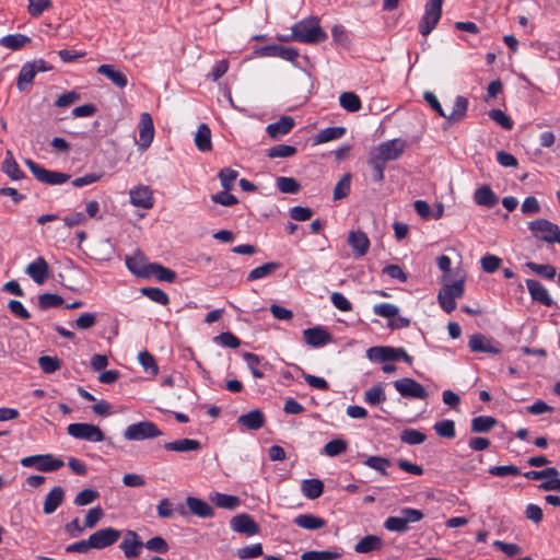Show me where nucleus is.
Returning <instances> with one entry per match:
<instances>
[{"instance_id":"b1692460","label":"nucleus","mask_w":560,"mask_h":560,"mask_svg":"<svg viewBox=\"0 0 560 560\" xmlns=\"http://www.w3.org/2000/svg\"><path fill=\"white\" fill-rule=\"evenodd\" d=\"M69 178L70 175L67 173L47 170L37 165V182H42L47 185H61L68 182Z\"/></svg>"},{"instance_id":"aec40b11","label":"nucleus","mask_w":560,"mask_h":560,"mask_svg":"<svg viewBox=\"0 0 560 560\" xmlns=\"http://www.w3.org/2000/svg\"><path fill=\"white\" fill-rule=\"evenodd\" d=\"M237 423L250 431L261 429L266 423L265 413L260 409H253L237 418Z\"/></svg>"},{"instance_id":"20e7f679","label":"nucleus","mask_w":560,"mask_h":560,"mask_svg":"<svg viewBox=\"0 0 560 560\" xmlns=\"http://www.w3.org/2000/svg\"><path fill=\"white\" fill-rule=\"evenodd\" d=\"M534 237L548 244L557 243L560 245V229L557 224L546 219H538L528 224Z\"/></svg>"},{"instance_id":"49530a36","label":"nucleus","mask_w":560,"mask_h":560,"mask_svg":"<svg viewBox=\"0 0 560 560\" xmlns=\"http://www.w3.org/2000/svg\"><path fill=\"white\" fill-rule=\"evenodd\" d=\"M280 268V264L276 261L266 262L259 267L254 268L247 275V281H255L271 275L275 270Z\"/></svg>"},{"instance_id":"2f4dec72","label":"nucleus","mask_w":560,"mask_h":560,"mask_svg":"<svg viewBox=\"0 0 560 560\" xmlns=\"http://www.w3.org/2000/svg\"><path fill=\"white\" fill-rule=\"evenodd\" d=\"M293 523L302 528L316 530L326 526V521L313 514H299L294 517Z\"/></svg>"},{"instance_id":"0e129e2a","label":"nucleus","mask_w":560,"mask_h":560,"mask_svg":"<svg viewBox=\"0 0 560 560\" xmlns=\"http://www.w3.org/2000/svg\"><path fill=\"white\" fill-rule=\"evenodd\" d=\"M143 547H145L149 551L156 553H166L170 549L167 541L162 536H154L143 542Z\"/></svg>"},{"instance_id":"052dcab7","label":"nucleus","mask_w":560,"mask_h":560,"mask_svg":"<svg viewBox=\"0 0 560 560\" xmlns=\"http://www.w3.org/2000/svg\"><path fill=\"white\" fill-rule=\"evenodd\" d=\"M142 294L148 296L151 301L160 304V305H167L168 302H170V299H168V295L161 289L159 288H152V287H148V288H143L141 290Z\"/></svg>"},{"instance_id":"603ef678","label":"nucleus","mask_w":560,"mask_h":560,"mask_svg":"<svg viewBox=\"0 0 560 560\" xmlns=\"http://www.w3.org/2000/svg\"><path fill=\"white\" fill-rule=\"evenodd\" d=\"M42 371L46 374H52L61 368L62 361L57 355H42L37 359Z\"/></svg>"},{"instance_id":"680f3d73","label":"nucleus","mask_w":560,"mask_h":560,"mask_svg":"<svg viewBox=\"0 0 560 560\" xmlns=\"http://www.w3.org/2000/svg\"><path fill=\"white\" fill-rule=\"evenodd\" d=\"M341 557L340 552L337 551H305L302 553V560H335Z\"/></svg>"},{"instance_id":"c03bdc74","label":"nucleus","mask_w":560,"mask_h":560,"mask_svg":"<svg viewBox=\"0 0 560 560\" xmlns=\"http://www.w3.org/2000/svg\"><path fill=\"white\" fill-rule=\"evenodd\" d=\"M347 448L348 442L338 438L327 442L320 453L329 457H336L343 454Z\"/></svg>"},{"instance_id":"79ce46f5","label":"nucleus","mask_w":560,"mask_h":560,"mask_svg":"<svg viewBox=\"0 0 560 560\" xmlns=\"http://www.w3.org/2000/svg\"><path fill=\"white\" fill-rule=\"evenodd\" d=\"M339 105L349 113H357L362 108L361 98L354 92L341 93Z\"/></svg>"},{"instance_id":"4be33fe9","label":"nucleus","mask_w":560,"mask_h":560,"mask_svg":"<svg viewBox=\"0 0 560 560\" xmlns=\"http://www.w3.org/2000/svg\"><path fill=\"white\" fill-rule=\"evenodd\" d=\"M348 244L352 247L355 257H362L369 250L370 240L362 231H351L348 236Z\"/></svg>"},{"instance_id":"13d9d810","label":"nucleus","mask_w":560,"mask_h":560,"mask_svg":"<svg viewBox=\"0 0 560 560\" xmlns=\"http://www.w3.org/2000/svg\"><path fill=\"white\" fill-rule=\"evenodd\" d=\"M138 360L147 373H149L153 376L159 373V366L155 362L154 357L150 352H148L145 350L139 352Z\"/></svg>"},{"instance_id":"72a5a7b5","label":"nucleus","mask_w":560,"mask_h":560,"mask_svg":"<svg viewBox=\"0 0 560 560\" xmlns=\"http://www.w3.org/2000/svg\"><path fill=\"white\" fill-rule=\"evenodd\" d=\"M195 144L201 152H208L212 149L211 130L207 124H200L195 135Z\"/></svg>"},{"instance_id":"39448f33","label":"nucleus","mask_w":560,"mask_h":560,"mask_svg":"<svg viewBox=\"0 0 560 560\" xmlns=\"http://www.w3.org/2000/svg\"><path fill=\"white\" fill-rule=\"evenodd\" d=\"M442 0H428L424 5V13L419 22V32L428 36L439 23L442 15Z\"/></svg>"},{"instance_id":"423d86ee","label":"nucleus","mask_w":560,"mask_h":560,"mask_svg":"<svg viewBox=\"0 0 560 560\" xmlns=\"http://www.w3.org/2000/svg\"><path fill=\"white\" fill-rule=\"evenodd\" d=\"M67 433L78 440L88 442H102L105 440L103 431L93 423L74 422L67 427Z\"/></svg>"},{"instance_id":"c756f323","label":"nucleus","mask_w":560,"mask_h":560,"mask_svg":"<svg viewBox=\"0 0 560 560\" xmlns=\"http://www.w3.org/2000/svg\"><path fill=\"white\" fill-rule=\"evenodd\" d=\"M474 200L478 206L492 208L498 203V196L492 191L490 186L483 185L476 189Z\"/></svg>"},{"instance_id":"473e14b6","label":"nucleus","mask_w":560,"mask_h":560,"mask_svg":"<svg viewBox=\"0 0 560 560\" xmlns=\"http://www.w3.org/2000/svg\"><path fill=\"white\" fill-rule=\"evenodd\" d=\"M35 79V60L28 61L20 70L18 75L16 86L19 91L23 92L27 90V86Z\"/></svg>"},{"instance_id":"4d7b16f0","label":"nucleus","mask_w":560,"mask_h":560,"mask_svg":"<svg viewBox=\"0 0 560 560\" xmlns=\"http://www.w3.org/2000/svg\"><path fill=\"white\" fill-rule=\"evenodd\" d=\"M298 152L296 147L290 144H277L267 150V156L270 159L276 158H290Z\"/></svg>"},{"instance_id":"a19ab883","label":"nucleus","mask_w":560,"mask_h":560,"mask_svg":"<svg viewBox=\"0 0 560 560\" xmlns=\"http://www.w3.org/2000/svg\"><path fill=\"white\" fill-rule=\"evenodd\" d=\"M345 127H328L322 129L314 139V144H322L331 140L340 139L345 136Z\"/></svg>"},{"instance_id":"a878e982","label":"nucleus","mask_w":560,"mask_h":560,"mask_svg":"<svg viewBox=\"0 0 560 560\" xmlns=\"http://www.w3.org/2000/svg\"><path fill=\"white\" fill-rule=\"evenodd\" d=\"M242 357L244 361L247 363V366L255 378L265 377V371L261 368H266L268 365V362L262 357H259L252 352H244Z\"/></svg>"},{"instance_id":"c9c22d12","label":"nucleus","mask_w":560,"mask_h":560,"mask_svg":"<svg viewBox=\"0 0 560 560\" xmlns=\"http://www.w3.org/2000/svg\"><path fill=\"white\" fill-rule=\"evenodd\" d=\"M63 460L55 457L52 454H37V471H56L63 467Z\"/></svg>"},{"instance_id":"6ab92c4d","label":"nucleus","mask_w":560,"mask_h":560,"mask_svg":"<svg viewBox=\"0 0 560 560\" xmlns=\"http://www.w3.org/2000/svg\"><path fill=\"white\" fill-rule=\"evenodd\" d=\"M125 262L128 270L135 276L143 279L150 278V268H148L150 262H147L144 256L140 252L135 256H126Z\"/></svg>"},{"instance_id":"58836bf2","label":"nucleus","mask_w":560,"mask_h":560,"mask_svg":"<svg viewBox=\"0 0 560 560\" xmlns=\"http://www.w3.org/2000/svg\"><path fill=\"white\" fill-rule=\"evenodd\" d=\"M1 168L13 180L21 179L24 176L11 151H7Z\"/></svg>"},{"instance_id":"4468645a","label":"nucleus","mask_w":560,"mask_h":560,"mask_svg":"<svg viewBox=\"0 0 560 560\" xmlns=\"http://www.w3.org/2000/svg\"><path fill=\"white\" fill-rule=\"evenodd\" d=\"M405 150V142L401 139H393L381 143L372 152L384 161L397 160Z\"/></svg>"},{"instance_id":"f257e3e1","label":"nucleus","mask_w":560,"mask_h":560,"mask_svg":"<svg viewBox=\"0 0 560 560\" xmlns=\"http://www.w3.org/2000/svg\"><path fill=\"white\" fill-rule=\"evenodd\" d=\"M291 38L304 44H318L327 39V34L320 27L318 19L312 16L291 27Z\"/></svg>"},{"instance_id":"e2e57ef3","label":"nucleus","mask_w":560,"mask_h":560,"mask_svg":"<svg viewBox=\"0 0 560 560\" xmlns=\"http://www.w3.org/2000/svg\"><path fill=\"white\" fill-rule=\"evenodd\" d=\"M488 116L505 130H512L514 127L513 120L501 109H491Z\"/></svg>"},{"instance_id":"864d4df0","label":"nucleus","mask_w":560,"mask_h":560,"mask_svg":"<svg viewBox=\"0 0 560 560\" xmlns=\"http://www.w3.org/2000/svg\"><path fill=\"white\" fill-rule=\"evenodd\" d=\"M400 441L408 445H419L427 440V435L417 429H405L400 432Z\"/></svg>"},{"instance_id":"393cba45","label":"nucleus","mask_w":560,"mask_h":560,"mask_svg":"<svg viewBox=\"0 0 560 560\" xmlns=\"http://www.w3.org/2000/svg\"><path fill=\"white\" fill-rule=\"evenodd\" d=\"M186 504L194 515L199 516L201 518H209L214 515V510L212 509V506L208 502L199 498L187 497Z\"/></svg>"},{"instance_id":"3c124183","label":"nucleus","mask_w":560,"mask_h":560,"mask_svg":"<svg viewBox=\"0 0 560 560\" xmlns=\"http://www.w3.org/2000/svg\"><path fill=\"white\" fill-rule=\"evenodd\" d=\"M526 267L536 275L548 280H552L557 276V269L549 264H537L534 261H527Z\"/></svg>"},{"instance_id":"1a4fd4ad","label":"nucleus","mask_w":560,"mask_h":560,"mask_svg":"<svg viewBox=\"0 0 560 560\" xmlns=\"http://www.w3.org/2000/svg\"><path fill=\"white\" fill-rule=\"evenodd\" d=\"M468 346L472 352L491 354H500L502 352V345L499 341L479 332L470 336Z\"/></svg>"},{"instance_id":"6e6d98bb","label":"nucleus","mask_w":560,"mask_h":560,"mask_svg":"<svg viewBox=\"0 0 560 560\" xmlns=\"http://www.w3.org/2000/svg\"><path fill=\"white\" fill-rule=\"evenodd\" d=\"M277 188L283 194H298L301 189L300 183L293 177L279 176L277 178Z\"/></svg>"},{"instance_id":"bf43d9fd","label":"nucleus","mask_w":560,"mask_h":560,"mask_svg":"<svg viewBox=\"0 0 560 560\" xmlns=\"http://www.w3.org/2000/svg\"><path fill=\"white\" fill-rule=\"evenodd\" d=\"M351 174H345L334 188V199L340 200L350 194Z\"/></svg>"},{"instance_id":"37998d69","label":"nucleus","mask_w":560,"mask_h":560,"mask_svg":"<svg viewBox=\"0 0 560 560\" xmlns=\"http://www.w3.org/2000/svg\"><path fill=\"white\" fill-rule=\"evenodd\" d=\"M31 42L32 39L23 34H9L0 38V46L11 50H18Z\"/></svg>"},{"instance_id":"f8f14e48","label":"nucleus","mask_w":560,"mask_h":560,"mask_svg":"<svg viewBox=\"0 0 560 560\" xmlns=\"http://www.w3.org/2000/svg\"><path fill=\"white\" fill-rule=\"evenodd\" d=\"M143 548V541L135 530H127L119 549L124 552L126 559H136L140 556Z\"/></svg>"},{"instance_id":"7c9ffc66","label":"nucleus","mask_w":560,"mask_h":560,"mask_svg":"<svg viewBox=\"0 0 560 560\" xmlns=\"http://www.w3.org/2000/svg\"><path fill=\"white\" fill-rule=\"evenodd\" d=\"M303 495L310 500L319 498L324 492V482L320 479H304L301 485Z\"/></svg>"},{"instance_id":"a211bd4d","label":"nucleus","mask_w":560,"mask_h":560,"mask_svg":"<svg viewBox=\"0 0 560 560\" xmlns=\"http://www.w3.org/2000/svg\"><path fill=\"white\" fill-rule=\"evenodd\" d=\"M130 202L132 206L151 209L153 207V191L149 186L140 185L130 189Z\"/></svg>"},{"instance_id":"ea45409f","label":"nucleus","mask_w":560,"mask_h":560,"mask_svg":"<svg viewBox=\"0 0 560 560\" xmlns=\"http://www.w3.org/2000/svg\"><path fill=\"white\" fill-rule=\"evenodd\" d=\"M497 422L492 416H478L471 420L470 430L474 433H486L491 431Z\"/></svg>"},{"instance_id":"774afa93","label":"nucleus","mask_w":560,"mask_h":560,"mask_svg":"<svg viewBox=\"0 0 560 560\" xmlns=\"http://www.w3.org/2000/svg\"><path fill=\"white\" fill-rule=\"evenodd\" d=\"M502 259L499 256L487 254L480 259L481 268L487 273H493L501 266Z\"/></svg>"},{"instance_id":"e433bc0d","label":"nucleus","mask_w":560,"mask_h":560,"mask_svg":"<svg viewBox=\"0 0 560 560\" xmlns=\"http://www.w3.org/2000/svg\"><path fill=\"white\" fill-rule=\"evenodd\" d=\"M383 540L375 535H368L363 537L355 546L354 550L359 553H369L372 551L381 550Z\"/></svg>"},{"instance_id":"f3484780","label":"nucleus","mask_w":560,"mask_h":560,"mask_svg":"<svg viewBox=\"0 0 560 560\" xmlns=\"http://www.w3.org/2000/svg\"><path fill=\"white\" fill-rule=\"evenodd\" d=\"M305 342L313 348H320L331 341V334L322 326L307 328L303 331Z\"/></svg>"},{"instance_id":"de8ad7c7","label":"nucleus","mask_w":560,"mask_h":560,"mask_svg":"<svg viewBox=\"0 0 560 560\" xmlns=\"http://www.w3.org/2000/svg\"><path fill=\"white\" fill-rule=\"evenodd\" d=\"M364 400L370 406H377L386 400V395L382 384H376L364 393Z\"/></svg>"},{"instance_id":"5701e85b","label":"nucleus","mask_w":560,"mask_h":560,"mask_svg":"<svg viewBox=\"0 0 560 560\" xmlns=\"http://www.w3.org/2000/svg\"><path fill=\"white\" fill-rule=\"evenodd\" d=\"M97 73L106 77L114 85L119 89H124L128 85L127 75L122 71L116 69L113 65H101L97 68Z\"/></svg>"},{"instance_id":"0eeeda50","label":"nucleus","mask_w":560,"mask_h":560,"mask_svg":"<svg viewBox=\"0 0 560 560\" xmlns=\"http://www.w3.org/2000/svg\"><path fill=\"white\" fill-rule=\"evenodd\" d=\"M162 435V431L152 421H140L132 423L124 431L127 441H142Z\"/></svg>"},{"instance_id":"4c0bfd02","label":"nucleus","mask_w":560,"mask_h":560,"mask_svg":"<svg viewBox=\"0 0 560 560\" xmlns=\"http://www.w3.org/2000/svg\"><path fill=\"white\" fill-rule=\"evenodd\" d=\"M148 268H150V277L154 276L159 281L173 283L175 282L177 275L175 271H173L170 268H166L158 262H152L148 265Z\"/></svg>"},{"instance_id":"8fccbe9b","label":"nucleus","mask_w":560,"mask_h":560,"mask_svg":"<svg viewBox=\"0 0 560 560\" xmlns=\"http://www.w3.org/2000/svg\"><path fill=\"white\" fill-rule=\"evenodd\" d=\"M433 430L440 438L454 439L456 436L455 422L451 419L435 422Z\"/></svg>"},{"instance_id":"a18cd8bd","label":"nucleus","mask_w":560,"mask_h":560,"mask_svg":"<svg viewBox=\"0 0 560 560\" xmlns=\"http://www.w3.org/2000/svg\"><path fill=\"white\" fill-rule=\"evenodd\" d=\"M363 464L371 469L376 470L382 476H388V467L392 466L390 459L382 456H369L363 460Z\"/></svg>"},{"instance_id":"ddd939ff","label":"nucleus","mask_w":560,"mask_h":560,"mask_svg":"<svg viewBox=\"0 0 560 560\" xmlns=\"http://www.w3.org/2000/svg\"><path fill=\"white\" fill-rule=\"evenodd\" d=\"M139 130V149L145 151L152 143L154 138L153 119L149 113H142L138 125Z\"/></svg>"},{"instance_id":"338daca9","label":"nucleus","mask_w":560,"mask_h":560,"mask_svg":"<svg viewBox=\"0 0 560 560\" xmlns=\"http://www.w3.org/2000/svg\"><path fill=\"white\" fill-rule=\"evenodd\" d=\"M218 176L220 178L221 186L225 190H230L232 189L234 182L238 176V172L231 167H224L219 172Z\"/></svg>"},{"instance_id":"dca6fc26","label":"nucleus","mask_w":560,"mask_h":560,"mask_svg":"<svg viewBox=\"0 0 560 560\" xmlns=\"http://www.w3.org/2000/svg\"><path fill=\"white\" fill-rule=\"evenodd\" d=\"M526 287L534 302H537L548 307L553 306L556 304L546 287L541 284L538 280L527 279Z\"/></svg>"},{"instance_id":"9d476101","label":"nucleus","mask_w":560,"mask_h":560,"mask_svg":"<svg viewBox=\"0 0 560 560\" xmlns=\"http://www.w3.org/2000/svg\"><path fill=\"white\" fill-rule=\"evenodd\" d=\"M121 532L114 527L98 529L90 535V545L92 549H104L118 541Z\"/></svg>"},{"instance_id":"9b49d317","label":"nucleus","mask_w":560,"mask_h":560,"mask_svg":"<svg viewBox=\"0 0 560 560\" xmlns=\"http://www.w3.org/2000/svg\"><path fill=\"white\" fill-rule=\"evenodd\" d=\"M401 349L402 347L375 346L366 350V357L373 362H396L399 361Z\"/></svg>"},{"instance_id":"2eb2a0df","label":"nucleus","mask_w":560,"mask_h":560,"mask_svg":"<svg viewBox=\"0 0 560 560\" xmlns=\"http://www.w3.org/2000/svg\"><path fill=\"white\" fill-rule=\"evenodd\" d=\"M230 526L234 532L247 536H254L259 533V525L246 513L232 517Z\"/></svg>"},{"instance_id":"bb28decb","label":"nucleus","mask_w":560,"mask_h":560,"mask_svg":"<svg viewBox=\"0 0 560 560\" xmlns=\"http://www.w3.org/2000/svg\"><path fill=\"white\" fill-rule=\"evenodd\" d=\"M65 498V490L60 486L54 487L49 493L46 495L44 501V513L51 514L54 513L62 503Z\"/></svg>"},{"instance_id":"5fc2aeb1","label":"nucleus","mask_w":560,"mask_h":560,"mask_svg":"<svg viewBox=\"0 0 560 560\" xmlns=\"http://www.w3.org/2000/svg\"><path fill=\"white\" fill-rule=\"evenodd\" d=\"M63 304L61 295L56 293H44L37 298V305L40 310H48L51 307H59Z\"/></svg>"},{"instance_id":"09e8293b","label":"nucleus","mask_w":560,"mask_h":560,"mask_svg":"<svg viewBox=\"0 0 560 560\" xmlns=\"http://www.w3.org/2000/svg\"><path fill=\"white\" fill-rule=\"evenodd\" d=\"M369 165L373 170L372 178L376 183H382L384 180V170L386 165V161L377 156L375 153L371 152L369 158Z\"/></svg>"},{"instance_id":"f03ea898","label":"nucleus","mask_w":560,"mask_h":560,"mask_svg":"<svg viewBox=\"0 0 560 560\" xmlns=\"http://www.w3.org/2000/svg\"><path fill=\"white\" fill-rule=\"evenodd\" d=\"M401 516H389L384 522V527L394 533H406L409 530L410 523L420 522L424 517L421 510L412 508H402L400 510Z\"/></svg>"},{"instance_id":"6e6552de","label":"nucleus","mask_w":560,"mask_h":560,"mask_svg":"<svg viewBox=\"0 0 560 560\" xmlns=\"http://www.w3.org/2000/svg\"><path fill=\"white\" fill-rule=\"evenodd\" d=\"M395 389L405 398L427 399L429 394L427 389L416 380L404 377L393 383Z\"/></svg>"},{"instance_id":"69168bd1","label":"nucleus","mask_w":560,"mask_h":560,"mask_svg":"<svg viewBox=\"0 0 560 560\" xmlns=\"http://www.w3.org/2000/svg\"><path fill=\"white\" fill-rule=\"evenodd\" d=\"M373 313L383 318L390 319L397 317L399 308L390 303H380L373 306Z\"/></svg>"},{"instance_id":"c85d7f7f","label":"nucleus","mask_w":560,"mask_h":560,"mask_svg":"<svg viewBox=\"0 0 560 560\" xmlns=\"http://www.w3.org/2000/svg\"><path fill=\"white\" fill-rule=\"evenodd\" d=\"M468 98L462 95H457L454 101L453 109L451 114H446V121L450 124L458 122L465 118L468 109Z\"/></svg>"},{"instance_id":"f704fd0d","label":"nucleus","mask_w":560,"mask_h":560,"mask_svg":"<svg viewBox=\"0 0 560 560\" xmlns=\"http://www.w3.org/2000/svg\"><path fill=\"white\" fill-rule=\"evenodd\" d=\"M210 500L218 508L226 509V510H235L241 504V500L238 497L232 495V494H226V493H221V492L211 493Z\"/></svg>"},{"instance_id":"412c9836","label":"nucleus","mask_w":560,"mask_h":560,"mask_svg":"<svg viewBox=\"0 0 560 560\" xmlns=\"http://www.w3.org/2000/svg\"><path fill=\"white\" fill-rule=\"evenodd\" d=\"M294 125L295 121L291 116H282L276 122L269 124L266 128V131L271 139H278L284 135H288Z\"/></svg>"},{"instance_id":"7ed1b4c3","label":"nucleus","mask_w":560,"mask_h":560,"mask_svg":"<svg viewBox=\"0 0 560 560\" xmlns=\"http://www.w3.org/2000/svg\"><path fill=\"white\" fill-rule=\"evenodd\" d=\"M465 291L464 280H456L445 284L438 293L441 308L451 314L456 308V299L462 298Z\"/></svg>"},{"instance_id":"cd10ccee","label":"nucleus","mask_w":560,"mask_h":560,"mask_svg":"<svg viewBox=\"0 0 560 560\" xmlns=\"http://www.w3.org/2000/svg\"><path fill=\"white\" fill-rule=\"evenodd\" d=\"M163 447L170 452L185 453L200 450L201 443L194 439H180L173 442H166Z\"/></svg>"}]
</instances>
